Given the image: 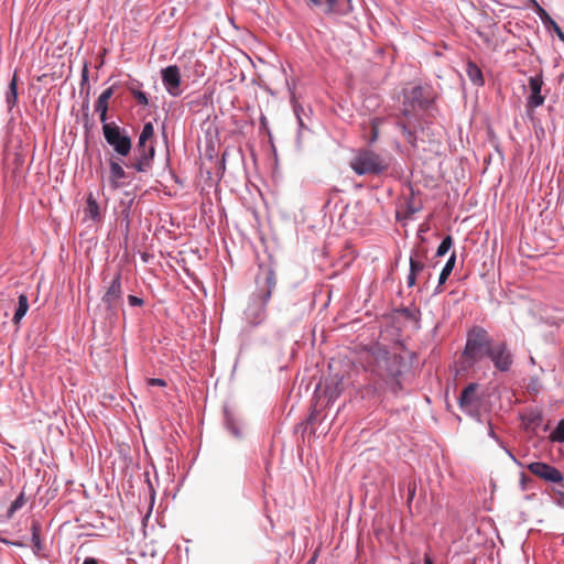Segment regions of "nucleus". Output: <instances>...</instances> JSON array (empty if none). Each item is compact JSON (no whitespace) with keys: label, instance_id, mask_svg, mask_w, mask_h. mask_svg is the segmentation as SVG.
<instances>
[{"label":"nucleus","instance_id":"nucleus-1","mask_svg":"<svg viewBox=\"0 0 564 564\" xmlns=\"http://www.w3.org/2000/svg\"><path fill=\"white\" fill-rule=\"evenodd\" d=\"M276 285L275 273L272 269H264L256 278V290L248 300L243 318L252 327L261 325L267 318V305Z\"/></svg>","mask_w":564,"mask_h":564},{"label":"nucleus","instance_id":"nucleus-2","mask_svg":"<svg viewBox=\"0 0 564 564\" xmlns=\"http://www.w3.org/2000/svg\"><path fill=\"white\" fill-rule=\"evenodd\" d=\"M432 97L429 87L421 85L412 87L404 94L402 116L408 121L399 120L397 127L405 135L409 143L414 144L416 135L414 131L415 124L412 121H417L416 110H426L432 105Z\"/></svg>","mask_w":564,"mask_h":564},{"label":"nucleus","instance_id":"nucleus-3","mask_svg":"<svg viewBox=\"0 0 564 564\" xmlns=\"http://www.w3.org/2000/svg\"><path fill=\"white\" fill-rule=\"evenodd\" d=\"M375 361L373 371L378 377L384 380L390 390L397 394L402 390L401 377L406 367L404 358L398 354L390 352L384 347H377L372 350Z\"/></svg>","mask_w":564,"mask_h":564},{"label":"nucleus","instance_id":"nucleus-4","mask_svg":"<svg viewBox=\"0 0 564 564\" xmlns=\"http://www.w3.org/2000/svg\"><path fill=\"white\" fill-rule=\"evenodd\" d=\"M492 344V338L484 327L473 326L466 335V344L459 362L460 370L471 369L486 356Z\"/></svg>","mask_w":564,"mask_h":564},{"label":"nucleus","instance_id":"nucleus-5","mask_svg":"<svg viewBox=\"0 0 564 564\" xmlns=\"http://www.w3.org/2000/svg\"><path fill=\"white\" fill-rule=\"evenodd\" d=\"M350 166L358 175H378L388 170V163L379 154L370 151H360L350 162Z\"/></svg>","mask_w":564,"mask_h":564},{"label":"nucleus","instance_id":"nucleus-6","mask_svg":"<svg viewBox=\"0 0 564 564\" xmlns=\"http://www.w3.org/2000/svg\"><path fill=\"white\" fill-rule=\"evenodd\" d=\"M102 133L106 142L119 156L126 158L130 154L132 140L126 129L116 122H107L102 124Z\"/></svg>","mask_w":564,"mask_h":564},{"label":"nucleus","instance_id":"nucleus-7","mask_svg":"<svg viewBox=\"0 0 564 564\" xmlns=\"http://www.w3.org/2000/svg\"><path fill=\"white\" fill-rule=\"evenodd\" d=\"M122 295L121 271H118L101 299L107 318L112 319L117 316L118 304L121 302Z\"/></svg>","mask_w":564,"mask_h":564},{"label":"nucleus","instance_id":"nucleus-8","mask_svg":"<svg viewBox=\"0 0 564 564\" xmlns=\"http://www.w3.org/2000/svg\"><path fill=\"white\" fill-rule=\"evenodd\" d=\"M485 357H488L495 369L500 372H508L513 365V355L506 341L494 343Z\"/></svg>","mask_w":564,"mask_h":564},{"label":"nucleus","instance_id":"nucleus-9","mask_svg":"<svg viewBox=\"0 0 564 564\" xmlns=\"http://www.w3.org/2000/svg\"><path fill=\"white\" fill-rule=\"evenodd\" d=\"M162 84L169 95L178 97L181 90V72L178 66L169 65L161 70Z\"/></svg>","mask_w":564,"mask_h":564},{"label":"nucleus","instance_id":"nucleus-10","mask_svg":"<svg viewBox=\"0 0 564 564\" xmlns=\"http://www.w3.org/2000/svg\"><path fill=\"white\" fill-rule=\"evenodd\" d=\"M314 7L323 10L326 14L346 15L352 11L351 0H308Z\"/></svg>","mask_w":564,"mask_h":564},{"label":"nucleus","instance_id":"nucleus-11","mask_svg":"<svg viewBox=\"0 0 564 564\" xmlns=\"http://www.w3.org/2000/svg\"><path fill=\"white\" fill-rule=\"evenodd\" d=\"M528 469L535 476L550 482H561L563 480L562 473L554 466L543 463L533 462L528 465Z\"/></svg>","mask_w":564,"mask_h":564},{"label":"nucleus","instance_id":"nucleus-12","mask_svg":"<svg viewBox=\"0 0 564 564\" xmlns=\"http://www.w3.org/2000/svg\"><path fill=\"white\" fill-rule=\"evenodd\" d=\"M154 155L155 150H149L143 153H138V151L133 150V155L126 163V167L132 169L139 173H147L152 167Z\"/></svg>","mask_w":564,"mask_h":564},{"label":"nucleus","instance_id":"nucleus-13","mask_svg":"<svg viewBox=\"0 0 564 564\" xmlns=\"http://www.w3.org/2000/svg\"><path fill=\"white\" fill-rule=\"evenodd\" d=\"M543 86V78L542 75H534L529 78V87L531 90V95L528 97L527 100V108L528 109H534L544 104V96L541 94Z\"/></svg>","mask_w":564,"mask_h":564},{"label":"nucleus","instance_id":"nucleus-14","mask_svg":"<svg viewBox=\"0 0 564 564\" xmlns=\"http://www.w3.org/2000/svg\"><path fill=\"white\" fill-rule=\"evenodd\" d=\"M479 384L476 382L468 383L462 391L458 398V404L460 409L479 405L481 397L478 394Z\"/></svg>","mask_w":564,"mask_h":564},{"label":"nucleus","instance_id":"nucleus-15","mask_svg":"<svg viewBox=\"0 0 564 564\" xmlns=\"http://www.w3.org/2000/svg\"><path fill=\"white\" fill-rule=\"evenodd\" d=\"M153 134L154 128L152 122L144 123L134 150L138 151V153L148 152L149 150H155L153 144H148V141L153 137Z\"/></svg>","mask_w":564,"mask_h":564},{"label":"nucleus","instance_id":"nucleus-16","mask_svg":"<svg viewBox=\"0 0 564 564\" xmlns=\"http://www.w3.org/2000/svg\"><path fill=\"white\" fill-rule=\"evenodd\" d=\"M115 93L113 87H108L105 89L98 97L95 104V110L99 112L101 123H107V112H108V100L112 97Z\"/></svg>","mask_w":564,"mask_h":564},{"label":"nucleus","instance_id":"nucleus-17","mask_svg":"<svg viewBox=\"0 0 564 564\" xmlns=\"http://www.w3.org/2000/svg\"><path fill=\"white\" fill-rule=\"evenodd\" d=\"M109 183L113 189H117L121 186L120 180L127 177V173L123 170L119 160L110 159L109 161Z\"/></svg>","mask_w":564,"mask_h":564},{"label":"nucleus","instance_id":"nucleus-18","mask_svg":"<svg viewBox=\"0 0 564 564\" xmlns=\"http://www.w3.org/2000/svg\"><path fill=\"white\" fill-rule=\"evenodd\" d=\"M343 389L344 388L341 378L339 379L337 377H334L326 380L325 382V394L327 395L329 401L336 400L340 395Z\"/></svg>","mask_w":564,"mask_h":564},{"label":"nucleus","instance_id":"nucleus-19","mask_svg":"<svg viewBox=\"0 0 564 564\" xmlns=\"http://www.w3.org/2000/svg\"><path fill=\"white\" fill-rule=\"evenodd\" d=\"M522 421L527 429H536L543 422V415L539 409H530L522 416Z\"/></svg>","mask_w":564,"mask_h":564},{"label":"nucleus","instance_id":"nucleus-20","mask_svg":"<svg viewBox=\"0 0 564 564\" xmlns=\"http://www.w3.org/2000/svg\"><path fill=\"white\" fill-rule=\"evenodd\" d=\"M466 73L469 80L477 87L484 86L485 79L481 69L476 63L469 61L466 66Z\"/></svg>","mask_w":564,"mask_h":564},{"label":"nucleus","instance_id":"nucleus-21","mask_svg":"<svg viewBox=\"0 0 564 564\" xmlns=\"http://www.w3.org/2000/svg\"><path fill=\"white\" fill-rule=\"evenodd\" d=\"M6 104H7V107L9 109V111H11L18 104V78H17V74L13 75L10 84H9V87H8V90L6 93Z\"/></svg>","mask_w":564,"mask_h":564},{"label":"nucleus","instance_id":"nucleus-22","mask_svg":"<svg viewBox=\"0 0 564 564\" xmlns=\"http://www.w3.org/2000/svg\"><path fill=\"white\" fill-rule=\"evenodd\" d=\"M224 420L226 429L231 433L236 438L242 437V431L240 429L239 422L235 419V416L229 412L228 409L224 410Z\"/></svg>","mask_w":564,"mask_h":564},{"label":"nucleus","instance_id":"nucleus-23","mask_svg":"<svg viewBox=\"0 0 564 564\" xmlns=\"http://www.w3.org/2000/svg\"><path fill=\"white\" fill-rule=\"evenodd\" d=\"M85 215L94 221H98L101 218L99 205L91 193L87 196Z\"/></svg>","mask_w":564,"mask_h":564},{"label":"nucleus","instance_id":"nucleus-24","mask_svg":"<svg viewBox=\"0 0 564 564\" xmlns=\"http://www.w3.org/2000/svg\"><path fill=\"white\" fill-rule=\"evenodd\" d=\"M28 310H29V300H28V296L22 293L18 297V307H17V310L14 312L12 322L14 324H19L21 322V319L28 313Z\"/></svg>","mask_w":564,"mask_h":564},{"label":"nucleus","instance_id":"nucleus-25","mask_svg":"<svg viewBox=\"0 0 564 564\" xmlns=\"http://www.w3.org/2000/svg\"><path fill=\"white\" fill-rule=\"evenodd\" d=\"M456 263V253L453 252L447 259L438 276V286L443 285L451 275Z\"/></svg>","mask_w":564,"mask_h":564},{"label":"nucleus","instance_id":"nucleus-26","mask_svg":"<svg viewBox=\"0 0 564 564\" xmlns=\"http://www.w3.org/2000/svg\"><path fill=\"white\" fill-rule=\"evenodd\" d=\"M128 90L135 98L140 106L145 107L149 105V98L144 91L137 89L133 85H129Z\"/></svg>","mask_w":564,"mask_h":564},{"label":"nucleus","instance_id":"nucleus-27","mask_svg":"<svg viewBox=\"0 0 564 564\" xmlns=\"http://www.w3.org/2000/svg\"><path fill=\"white\" fill-rule=\"evenodd\" d=\"M453 246V237L447 235L443 238L436 250V257H444Z\"/></svg>","mask_w":564,"mask_h":564},{"label":"nucleus","instance_id":"nucleus-28","mask_svg":"<svg viewBox=\"0 0 564 564\" xmlns=\"http://www.w3.org/2000/svg\"><path fill=\"white\" fill-rule=\"evenodd\" d=\"M425 269V264L416 259V252L410 257V273L417 275Z\"/></svg>","mask_w":564,"mask_h":564},{"label":"nucleus","instance_id":"nucleus-29","mask_svg":"<svg viewBox=\"0 0 564 564\" xmlns=\"http://www.w3.org/2000/svg\"><path fill=\"white\" fill-rule=\"evenodd\" d=\"M553 442L564 443V419L560 420L555 430L551 434Z\"/></svg>","mask_w":564,"mask_h":564},{"label":"nucleus","instance_id":"nucleus-30","mask_svg":"<svg viewBox=\"0 0 564 564\" xmlns=\"http://www.w3.org/2000/svg\"><path fill=\"white\" fill-rule=\"evenodd\" d=\"M25 505L24 492H21L11 503L8 509V516L11 517L14 512L20 510Z\"/></svg>","mask_w":564,"mask_h":564},{"label":"nucleus","instance_id":"nucleus-31","mask_svg":"<svg viewBox=\"0 0 564 564\" xmlns=\"http://www.w3.org/2000/svg\"><path fill=\"white\" fill-rule=\"evenodd\" d=\"M534 3H535V6L538 7V9L542 12V14H544V15H545V19H546V20L550 22V24L552 25V28H553V30H554L555 34L557 35V37H558L560 40L564 41V32L562 31V29L556 24V22H554V21H553V20L547 15L546 11H545L543 8H541V7L538 4V2H535V1H534Z\"/></svg>","mask_w":564,"mask_h":564},{"label":"nucleus","instance_id":"nucleus-32","mask_svg":"<svg viewBox=\"0 0 564 564\" xmlns=\"http://www.w3.org/2000/svg\"><path fill=\"white\" fill-rule=\"evenodd\" d=\"M464 413L475 419L478 423H482V417L479 411V405H474L470 408L460 409Z\"/></svg>","mask_w":564,"mask_h":564},{"label":"nucleus","instance_id":"nucleus-33","mask_svg":"<svg viewBox=\"0 0 564 564\" xmlns=\"http://www.w3.org/2000/svg\"><path fill=\"white\" fill-rule=\"evenodd\" d=\"M31 542L33 544V547L36 551H40L42 549V542H41V538H40V532H39V529L35 525H33V528H32Z\"/></svg>","mask_w":564,"mask_h":564},{"label":"nucleus","instance_id":"nucleus-34","mask_svg":"<svg viewBox=\"0 0 564 564\" xmlns=\"http://www.w3.org/2000/svg\"><path fill=\"white\" fill-rule=\"evenodd\" d=\"M400 313H401L402 316H404L408 319H415L417 311H415V310H413L411 307H402L400 310Z\"/></svg>","mask_w":564,"mask_h":564},{"label":"nucleus","instance_id":"nucleus-35","mask_svg":"<svg viewBox=\"0 0 564 564\" xmlns=\"http://www.w3.org/2000/svg\"><path fill=\"white\" fill-rule=\"evenodd\" d=\"M291 102L293 105V111H294V115L295 117L297 118V113L301 115L302 117L303 116H306L305 113V109L302 105H300L294 97L291 98Z\"/></svg>","mask_w":564,"mask_h":564},{"label":"nucleus","instance_id":"nucleus-36","mask_svg":"<svg viewBox=\"0 0 564 564\" xmlns=\"http://www.w3.org/2000/svg\"><path fill=\"white\" fill-rule=\"evenodd\" d=\"M297 123H299V133H297V139H296V147L300 148L301 147V140H300V135H301V132L303 129H307L306 126L304 124V119L301 115L297 113Z\"/></svg>","mask_w":564,"mask_h":564},{"label":"nucleus","instance_id":"nucleus-37","mask_svg":"<svg viewBox=\"0 0 564 564\" xmlns=\"http://www.w3.org/2000/svg\"><path fill=\"white\" fill-rule=\"evenodd\" d=\"M488 436L492 440H495L501 447H503L502 441L498 437V435L495 433L492 424L490 421H488Z\"/></svg>","mask_w":564,"mask_h":564},{"label":"nucleus","instance_id":"nucleus-38","mask_svg":"<svg viewBox=\"0 0 564 564\" xmlns=\"http://www.w3.org/2000/svg\"><path fill=\"white\" fill-rule=\"evenodd\" d=\"M128 303L130 306H141L143 305V300L137 295H128Z\"/></svg>","mask_w":564,"mask_h":564},{"label":"nucleus","instance_id":"nucleus-39","mask_svg":"<svg viewBox=\"0 0 564 564\" xmlns=\"http://www.w3.org/2000/svg\"><path fill=\"white\" fill-rule=\"evenodd\" d=\"M148 384L151 386V387H165L166 386V382L165 380L163 379H160V378H151L148 380Z\"/></svg>","mask_w":564,"mask_h":564},{"label":"nucleus","instance_id":"nucleus-40","mask_svg":"<svg viewBox=\"0 0 564 564\" xmlns=\"http://www.w3.org/2000/svg\"><path fill=\"white\" fill-rule=\"evenodd\" d=\"M539 384H540V381H539V378H531L530 380V384L528 386V389L534 393H538L539 392Z\"/></svg>","mask_w":564,"mask_h":564},{"label":"nucleus","instance_id":"nucleus-41","mask_svg":"<svg viewBox=\"0 0 564 564\" xmlns=\"http://www.w3.org/2000/svg\"><path fill=\"white\" fill-rule=\"evenodd\" d=\"M554 501L556 505L564 507V491H558L554 496Z\"/></svg>","mask_w":564,"mask_h":564},{"label":"nucleus","instance_id":"nucleus-42","mask_svg":"<svg viewBox=\"0 0 564 564\" xmlns=\"http://www.w3.org/2000/svg\"><path fill=\"white\" fill-rule=\"evenodd\" d=\"M416 283V275L409 272L406 276V284L409 288H413Z\"/></svg>","mask_w":564,"mask_h":564},{"label":"nucleus","instance_id":"nucleus-43","mask_svg":"<svg viewBox=\"0 0 564 564\" xmlns=\"http://www.w3.org/2000/svg\"><path fill=\"white\" fill-rule=\"evenodd\" d=\"M86 83H88V68L85 65L82 70V85H85Z\"/></svg>","mask_w":564,"mask_h":564},{"label":"nucleus","instance_id":"nucleus-44","mask_svg":"<svg viewBox=\"0 0 564 564\" xmlns=\"http://www.w3.org/2000/svg\"><path fill=\"white\" fill-rule=\"evenodd\" d=\"M83 564H98V561L95 557H86Z\"/></svg>","mask_w":564,"mask_h":564},{"label":"nucleus","instance_id":"nucleus-45","mask_svg":"<svg viewBox=\"0 0 564 564\" xmlns=\"http://www.w3.org/2000/svg\"><path fill=\"white\" fill-rule=\"evenodd\" d=\"M506 453L508 454V456L516 463V464H520L519 460L516 458V456L509 451L507 449L505 446L502 447Z\"/></svg>","mask_w":564,"mask_h":564},{"label":"nucleus","instance_id":"nucleus-46","mask_svg":"<svg viewBox=\"0 0 564 564\" xmlns=\"http://www.w3.org/2000/svg\"><path fill=\"white\" fill-rule=\"evenodd\" d=\"M525 480H527V476L524 474H521V486H522L523 490L527 489Z\"/></svg>","mask_w":564,"mask_h":564},{"label":"nucleus","instance_id":"nucleus-47","mask_svg":"<svg viewBox=\"0 0 564 564\" xmlns=\"http://www.w3.org/2000/svg\"><path fill=\"white\" fill-rule=\"evenodd\" d=\"M424 564H433V560L429 555H425L424 556Z\"/></svg>","mask_w":564,"mask_h":564},{"label":"nucleus","instance_id":"nucleus-48","mask_svg":"<svg viewBox=\"0 0 564 564\" xmlns=\"http://www.w3.org/2000/svg\"><path fill=\"white\" fill-rule=\"evenodd\" d=\"M89 108V102L88 100H86L84 104H83V110H88Z\"/></svg>","mask_w":564,"mask_h":564},{"label":"nucleus","instance_id":"nucleus-49","mask_svg":"<svg viewBox=\"0 0 564 564\" xmlns=\"http://www.w3.org/2000/svg\"><path fill=\"white\" fill-rule=\"evenodd\" d=\"M314 420H315V414L311 413V415L308 416V423H313Z\"/></svg>","mask_w":564,"mask_h":564},{"label":"nucleus","instance_id":"nucleus-50","mask_svg":"<svg viewBox=\"0 0 564 564\" xmlns=\"http://www.w3.org/2000/svg\"><path fill=\"white\" fill-rule=\"evenodd\" d=\"M261 124L262 126L267 124V118L264 116L261 117Z\"/></svg>","mask_w":564,"mask_h":564},{"label":"nucleus","instance_id":"nucleus-51","mask_svg":"<svg viewBox=\"0 0 564 564\" xmlns=\"http://www.w3.org/2000/svg\"><path fill=\"white\" fill-rule=\"evenodd\" d=\"M539 13H540V17L542 18V20L544 21V24H547V21L544 20V14H542V12L539 10Z\"/></svg>","mask_w":564,"mask_h":564},{"label":"nucleus","instance_id":"nucleus-52","mask_svg":"<svg viewBox=\"0 0 564 564\" xmlns=\"http://www.w3.org/2000/svg\"><path fill=\"white\" fill-rule=\"evenodd\" d=\"M413 497H414V489H413V490H410V497H409V499H410V500H412V499H413Z\"/></svg>","mask_w":564,"mask_h":564},{"label":"nucleus","instance_id":"nucleus-53","mask_svg":"<svg viewBox=\"0 0 564 564\" xmlns=\"http://www.w3.org/2000/svg\"><path fill=\"white\" fill-rule=\"evenodd\" d=\"M315 563V557H312L310 561H308V564H314Z\"/></svg>","mask_w":564,"mask_h":564},{"label":"nucleus","instance_id":"nucleus-54","mask_svg":"<svg viewBox=\"0 0 564 564\" xmlns=\"http://www.w3.org/2000/svg\"><path fill=\"white\" fill-rule=\"evenodd\" d=\"M411 564H415V563H411Z\"/></svg>","mask_w":564,"mask_h":564}]
</instances>
